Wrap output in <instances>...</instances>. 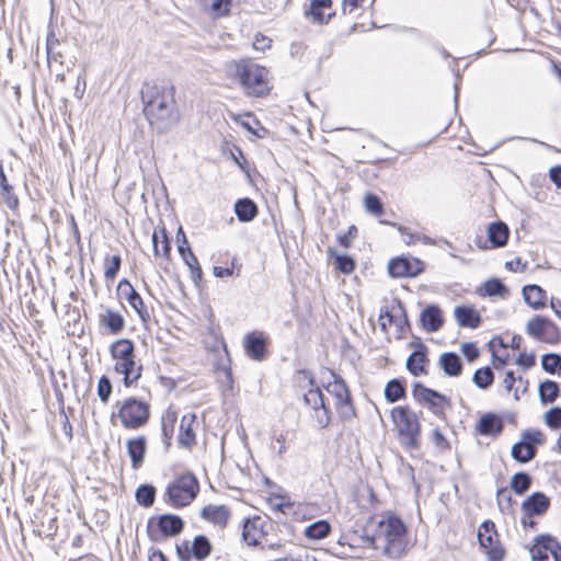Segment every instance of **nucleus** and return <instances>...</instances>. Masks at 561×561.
Masks as SVG:
<instances>
[{
  "label": "nucleus",
  "instance_id": "nucleus-1",
  "mask_svg": "<svg viewBox=\"0 0 561 561\" xmlns=\"http://www.w3.org/2000/svg\"><path fill=\"white\" fill-rule=\"evenodd\" d=\"M144 115L158 133L165 134L180 121L175 87L165 81H146L140 91Z\"/></svg>",
  "mask_w": 561,
  "mask_h": 561
},
{
  "label": "nucleus",
  "instance_id": "nucleus-2",
  "mask_svg": "<svg viewBox=\"0 0 561 561\" xmlns=\"http://www.w3.org/2000/svg\"><path fill=\"white\" fill-rule=\"evenodd\" d=\"M407 527L401 518L390 515L378 520L375 535L367 536L366 540L375 549L382 548L383 554L398 559L405 553Z\"/></svg>",
  "mask_w": 561,
  "mask_h": 561
},
{
  "label": "nucleus",
  "instance_id": "nucleus-3",
  "mask_svg": "<svg viewBox=\"0 0 561 561\" xmlns=\"http://www.w3.org/2000/svg\"><path fill=\"white\" fill-rule=\"evenodd\" d=\"M227 69L229 76L239 82L248 96L263 98L270 93V71L264 66L252 59L242 58L230 61Z\"/></svg>",
  "mask_w": 561,
  "mask_h": 561
},
{
  "label": "nucleus",
  "instance_id": "nucleus-4",
  "mask_svg": "<svg viewBox=\"0 0 561 561\" xmlns=\"http://www.w3.org/2000/svg\"><path fill=\"white\" fill-rule=\"evenodd\" d=\"M331 378L333 380L325 386L327 394L318 387V399L325 414V420L318 416V424L321 426H327L330 423L331 405L337 410L343 419H350L355 414L346 385L335 374H331Z\"/></svg>",
  "mask_w": 561,
  "mask_h": 561
},
{
  "label": "nucleus",
  "instance_id": "nucleus-5",
  "mask_svg": "<svg viewBox=\"0 0 561 561\" xmlns=\"http://www.w3.org/2000/svg\"><path fill=\"white\" fill-rule=\"evenodd\" d=\"M136 347L129 339H119L110 346V354L115 360V373L123 375V383L130 387L141 378L142 365L136 366Z\"/></svg>",
  "mask_w": 561,
  "mask_h": 561
},
{
  "label": "nucleus",
  "instance_id": "nucleus-6",
  "mask_svg": "<svg viewBox=\"0 0 561 561\" xmlns=\"http://www.w3.org/2000/svg\"><path fill=\"white\" fill-rule=\"evenodd\" d=\"M391 420L398 432L400 445L407 450H416L421 446V423L419 414L410 407H396L391 410Z\"/></svg>",
  "mask_w": 561,
  "mask_h": 561
},
{
  "label": "nucleus",
  "instance_id": "nucleus-7",
  "mask_svg": "<svg viewBox=\"0 0 561 561\" xmlns=\"http://www.w3.org/2000/svg\"><path fill=\"white\" fill-rule=\"evenodd\" d=\"M199 488L195 473L186 471L167 485L163 501L175 508L188 506L197 497Z\"/></svg>",
  "mask_w": 561,
  "mask_h": 561
},
{
  "label": "nucleus",
  "instance_id": "nucleus-8",
  "mask_svg": "<svg viewBox=\"0 0 561 561\" xmlns=\"http://www.w3.org/2000/svg\"><path fill=\"white\" fill-rule=\"evenodd\" d=\"M185 527V520L178 514L164 513L151 516L147 522V535L151 541L179 536Z\"/></svg>",
  "mask_w": 561,
  "mask_h": 561
},
{
  "label": "nucleus",
  "instance_id": "nucleus-9",
  "mask_svg": "<svg viewBox=\"0 0 561 561\" xmlns=\"http://www.w3.org/2000/svg\"><path fill=\"white\" fill-rule=\"evenodd\" d=\"M118 417L125 428L137 430L150 417V405L135 397L127 398L118 410Z\"/></svg>",
  "mask_w": 561,
  "mask_h": 561
},
{
  "label": "nucleus",
  "instance_id": "nucleus-10",
  "mask_svg": "<svg viewBox=\"0 0 561 561\" xmlns=\"http://www.w3.org/2000/svg\"><path fill=\"white\" fill-rule=\"evenodd\" d=\"M214 551L210 539L203 534L196 535L192 540L184 539L175 545L179 561H205Z\"/></svg>",
  "mask_w": 561,
  "mask_h": 561
},
{
  "label": "nucleus",
  "instance_id": "nucleus-11",
  "mask_svg": "<svg viewBox=\"0 0 561 561\" xmlns=\"http://www.w3.org/2000/svg\"><path fill=\"white\" fill-rule=\"evenodd\" d=\"M546 442L543 433L539 430H526L522 433V439L512 447V457L520 462L531 461L537 455V446Z\"/></svg>",
  "mask_w": 561,
  "mask_h": 561
},
{
  "label": "nucleus",
  "instance_id": "nucleus-12",
  "mask_svg": "<svg viewBox=\"0 0 561 561\" xmlns=\"http://www.w3.org/2000/svg\"><path fill=\"white\" fill-rule=\"evenodd\" d=\"M478 540L489 561H503L505 551L499 541L495 524L492 520H485L480 525Z\"/></svg>",
  "mask_w": 561,
  "mask_h": 561
},
{
  "label": "nucleus",
  "instance_id": "nucleus-13",
  "mask_svg": "<svg viewBox=\"0 0 561 561\" xmlns=\"http://www.w3.org/2000/svg\"><path fill=\"white\" fill-rule=\"evenodd\" d=\"M412 396L417 402L426 403L435 415H443L446 408L450 407V400L440 392L425 387L421 382H414Z\"/></svg>",
  "mask_w": 561,
  "mask_h": 561
},
{
  "label": "nucleus",
  "instance_id": "nucleus-14",
  "mask_svg": "<svg viewBox=\"0 0 561 561\" xmlns=\"http://www.w3.org/2000/svg\"><path fill=\"white\" fill-rule=\"evenodd\" d=\"M116 294L119 299H124L129 304L142 322L150 320V314L140 294L134 288L127 278L119 280L116 287Z\"/></svg>",
  "mask_w": 561,
  "mask_h": 561
},
{
  "label": "nucleus",
  "instance_id": "nucleus-15",
  "mask_svg": "<svg viewBox=\"0 0 561 561\" xmlns=\"http://www.w3.org/2000/svg\"><path fill=\"white\" fill-rule=\"evenodd\" d=\"M268 337L262 331H251L243 336V348L248 357L255 362L266 359L268 355Z\"/></svg>",
  "mask_w": 561,
  "mask_h": 561
},
{
  "label": "nucleus",
  "instance_id": "nucleus-16",
  "mask_svg": "<svg viewBox=\"0 0 561 561\" xmlns=\"http://www.w3.org/2000/svg\"><path fill=\"white\" fill-rule=\"evenodd\" d=\"M424 271V263L419 259L396 257L388 263L391 277H414Z\"/></svg>",
  "mask_w": 561,
  "mask_h": 561
},
{
  "label": "nucleus",
  "instance_id": "nucleus-17",
  "mask_svg": "<svg viewBox=\"0 0 561 561\" xmlns=\"http://www.w3.org/2000/svg\"><path fill=\"white\" fill-rule=\"evenodd\" d=\"M410 345L414 351L407 358V369L414 377L427 374V370L425 369V364L428 363L427 346L421 341L411 342Z\"/></svg>",
  "mask_w": 561,
  "mask_h": 561
},
{
  "label": "nucleus",
  "instance_id": "nucleus-18",
  "mask_svg": "<svg viewBox=\"0 0 561 561\" xmlns=\"http://www.w3.org/2000/svg\"><path fill=\"white\" fill-rule=\"evenodd\" d=\"M550 507V499L542 492H534L522 503V510L526 517L542 516Z\"/></svg>",
  "mask_w": 561,
  "mask_h": 561
},
{
  "label": "nucleus",
  "instance_id": "nucleus-19",
  "mask_svg": "<svg viewBox=\"0 0 561 561\" xmlns=\"http://www.w3.org/2000/svg\"><path fill=\"white\" fill-rule=\"evenodd\" d=\"M196 421L197 416L194 412H188L181 417L178 436L181 447L191 449L196 444V434L193 427Z\"/></svg>",
  "mask_w": 561,
  "mask_h": 561
},
{
  "label": "nucleus",
  "instance_id": "nucleus-20",
  "mask_svg": "<svg viewBox=\"0 0 561 561\" xmlns=\"http://www.w3.org/2000/svg\"><path fill=\"white\" fill-rule=\"evenodd\" d=\"M231 516V512L226 505L208 504L201 511V517L219 528H226Z\"/></svg>",
  "mask_w": 561,
  "mask_h": 561
},
{
  "label": "nucleus",
  "instance_id": "nucleus-21",
  "mask_svg": "<svg viewBox=\"0 0 561 561\" xmlns=\"http://www.w3.org/2000/svg\"><path fill=\"white\" fill-rule=\"evenodd\" d=\"M127 453L130 457L131 468L134 470L139 469L145 460V455L147 450V440L145 436H138L135 438H130L126 443Z\"/></svg>",
  "mask_w": 561,
  "mask_h": 561
},
{
  "label": "nucleus",
  "instance_id": "nucleus-22",
  "mask_svg": "<svg viewBox=\"0 0 561 561\" xmlns=\"http://www.w3.org/2000/svg\"><path fill=\"white\" fill-rule=\"evenodd\" d=\"M454 316L461 328L477 329L482 322L480 313L470 306H457Z\"/></svg>",
  "mask_w": 561,
  "mask_h": 561
},
{
  "label": "nucleus",
  "instance_id": "nucleus-23",
  "mask_svg": "<svg viewBox=\"0 0 561 561\" xmlns=\"http://www.w3.org/2000/svg\"><path fill=\"white\" fill-rule=\"evenodd\" d=\"M178 422V412L172 408L165 410L161 417V436L164 445V450L169 451L171 447L172 437Z\"/></svg>",
  "mask_w": 561,
  "mask_h": 561
},
{
  "label": "nucleus",
  "instance_id": "nucleus-24",
  "mask_svg": "<svg viewBox=\"0 0 561 561\" xmlns=\"http://www.w3.org/2000/svg\"><path fill=\"white\" fill-rule=\"evenodd\" d=\"M504 424L500 416L494 413L482 415L477 424V431L484 436H497L502 433Z\"/></svg>",
  "mask_w": 561,
  "mask_h": 561
},
{
  "label": "nucleus",
  "instance_id": "nucleus-25",
  "mask_svg": "<svg viewBox=\"0 0 561 561\" xmlns=\"http://www.w3.org/2000/svg\"><path fill=\"white\" fill-rule=\"evenodd\" d=\"M233 208L238 220L244 224L253 221L259 214L256 203L250 197L237 199Z\"/></svg>",
  "mask_w": 561,
  "mask_h": 561
},
{
  "label": "nucleus",
  "instance_id": "nucleus-26",
  "mask_svg": "<svg viewBox=\"0 0 561 561\" xmlns=\"http://www.w3.org/2000/svg\"><path fill=\"white\" fill-rule=\"evenodd\" d=\"M294 386L300 389L301 391H305L307 388H309L308 392H302L301 397L304 402L307 405H310V398L309 394H312L316 392L313 389L314 386V376L311 370L308 369H298L293 377Z\"/></svg>",
  "mask_w": 561,
  "mask_h": 561
},
{
  "label": "nucleus",
  "instance_id": "nucleus-27",
  "mask_svg": "<svg viewBox=\"0 0 561 561\" xmlns=\"http://www.w3.org/2000/svg\"><path fill=\"white\" fill-rule=\"evenodd\" d=\"M420 320L427 332H436L443 325L442 310L435 306H427L422 310Z\"/></svg>",
  "mask_w": 561,
  "mask_h": 561
},
{
  "label": "nucleus",
  "instance_id": "nucleus-28",
  "mask_svg": "<svg viewBox=\"0 0 561 561\" xmlns=\"http://www.w3.org/2000/svg\"><path fill=\"white\" fill-rule=\"evenodd\" d=\"M99 322L113 335L119 334L125 328L124 317L118 311H114L110 308L105 309V312L100 314Z\"/></svg>",
  "mask_w": 561,
  "mask_h": 561
},
{
  "label": "nucleus",
  "instance_id": "nucleus-29",
  "mask_svg": "<svg viewBox=\"0 0 561 561\" xmlns=\"http://www.w3.org/2000/svg\"><path fill=\"white\" fill-rule=\"evenodd\" d=\"M402 317V323L408 324L409 319L407 314V310L403 304L400 300H396L391 310H381L379 319L380 325L383 331H386L387 325H391L392 323H397V318Z\"/></svg>",
  "mask_w": 561,
  "mask_h": 561
},
{
  "label": "nucleus",
  "instance_id": "nucleus-30",
  "mask_svg": "<svg viewBox=\"0 0 561 561\" xmlns=\"http://www.w3.org/2000/svg\"><path fill=\"white\" fill-rule=\"evenodd\" d=\"M439 366L448 377H458L462 373L461 359L454 352L443 353L439 357Z\"/></svg>",
  "mask_w": 561,
  "mask_h": 561
},
{
  "label": "nucleus",
  "instance_id": "nucleus-31",
  "mask_svg": "<svg viewBox=\"0 0 561 561\" xmlns=\"http://www.w3.org/2000/svg\"><path fill=\"white\" fill-rule=\"evenodd\" d=\"M523 296L525 302L535 310L546 306V291L538 285L524 286Z\"/></svg>",
  "mask_w": 561,
  "mask_h": 561
},
{
  "label": "nucleus",
  "instance_id": "nucleus-32",
  "mask_svg": "<svg viewBox=\"0 0 561 561\" xmlns=\"http://www.w3.org/2000/svg\"><path fill=\"white\" fill-rule=\"evenodd\" d=\"M510 230L503 221H496L489 225L488 238L493 248H502L507 243Z\"/></svg>",
  "mask_w": 561,
  "mask_h": 561
},
{
  "label": "nucleus",
  "instance_id": "nucleus-33",
  "mask_svg": "<svg viewBox=\"0 0 561 561\" xmlns=\"http://www.w3.org/2000/svg\"><path fill=\"white\" fill-rule=\"evenodd\" d=\"M262 534L261 517L245 518L242 526V539L248 546L255 547L259 543L256 534Z\"/></svg>",
  "mask_w": 561,
  "mask_h": 561
},
{
  "label": "nucleus",
  "instance_id": "nucleus-34",
  "mask_svg": "<svg viewBox=\"0 0 561 561\" xmlns=\"http://www.w3.org/2000/svg\"><path fill=\"white\" fill-rule=\"evenodd\" d=\"M329 261L336 271L342 274H351L356 266L355 260L346 254H340L336 250L329 248Z\"/></svg>",
  "mask_w": 561,
  "mask_h": 561
},
{
  "label": "nucleus",
  "instance_id": "nucleus-35",
  "mask_svg": "<svg viewBox=\"0 0 561 561\" xmlns=\"http://www.w3.org/2000/svg\"><path fill=\"white\" fill-rule=\"evenodd\" d=\"M157 489L151 483H142L135 491V500L141 507H151L156 502Z\"/></svg>",
  "mask_w": 561,
  "mask_h": 561
},
{
  "label": "nucleus",
  "instance_id": "nucleus-36",
  "mask_svg": "<svg viewBox=\"0 0 561 561\" xmlns=\"http://www.w3.org/2000/svg\"><path fill=\"white\" fill-rule=\"evenodd\" d=\"M385 398L389 403H394L407 397L404 381L393 378L389 380L385 387Z\"/></svg>",
  "mask_w": 561,
  "mask_h": 561
},
{
  "label": "nucleus",
  "instance_id": "nucleus-37",
  "mask_svg": "<svg viewBox=\"0 0 561 561\" xmlns=\"http://www.w3.org/2000/svg\"><path fill=\"white\" fill-rule=\"evenodd\" d=\"M538 392L540 402L542 404H550L557 400L560 388L556 381L547 379L539 385Z\"/></svg>",
  "mask_w": 561,
  "mask_h": 561
},
{
  "label": "nucleus",
  "instance_id": "nucleus-38",
  "mask_svg": "<svg viewBox=\"0 0 561 561\" xmlns=\"http://www.w3.org/2000/svg\"><path fill=\"white\" fill-rule=\"evenodd\" d=\"M535 542L545 550H549L554 561H561V543L550 535H538Z\"/></svg>",
  "mask_w": 561,
  "mask_h": 561
},
{
  "label": "nucleus",
  "instance_id": "nucleus-39",
  "mask_svg": "<svg viewBox=\"0 0 561 561\" xmlns=\"http://www.w3.org/2000/svg\"><path fill=\"white\" fill-rule=\"evenodd\" d=\"M547 322H548V318H545L541 316H535L527 323V327H526L527 334L536 340L541 341V339L545 334V331H546Z\"/></svg>",
  "mask_w": 561,
  "mask_h": 561
},
{
  "label": "nucleus",
  "instance_id": "nucleus-40",
  "mask_svg": "<svg viewBox=\"0 0 561 561\" xmlns=\"http://www.w3.org/2000/svg\"><path fill=\"white\" fill-rule=\"evenodd\" d=\"M186 266L191 272V278L196 287H199L203 280V270L197 260V256L194 253L182 257Z\"/></svg>",
  "mask_w": 561,
  "mask_h": 561
},
{
  "label": "nucleus",
  "instance_id": "nucleus-41",
  "mask_svg": "<svg viewBox=\"0 0 561 561\" xmlns=\"http://www.w3.org/2000/svg\"><path fill=\"white\" fill-rule=\"evenodd\" d=\"M531 486V477L527 472H517L511 479L512 490L522 495Z\"/></svg>",
  "mask_w": 561,
  "mask_h": 561
},
{
  "label": "nucleus",
  "instance_id": "nucleus-42",
  "mask_svg": "<svg viewBox=\"0 0 561 561\" xmlns=\"http://www.w3.org/2000/svg\"><path fill=\"white\" fill-rule=\"evenodd\" d=\"M494 380V374L490 367L479 368L474 371L472 381L480 389H488Z\"/></svg>",
  "mask_w": 561,
  "mask_h": 561
},
{
  "label": "nucleus",
  "instance_id": "nucleus-43",
  "mask_svg": "<svg viewBox=\"0 0 561 561\" xmlns=\"http://www.w3.org/2000/svg\"><path fill=\"white\" fill-rule=\"evenodd\" d=\"M541 367L549 374H561V355L557 353H547L541 357Z\"/></svg>",
  "mask_w": 561,
  "mask_h": 561
},
{
  "label": "nucleus",
  "instance_id": "nucleus-44",
  "mask_svg": "<svg viewBox=\"0 0 561 561\" xmlns=\"http://www.w3.org/2000/svg\"><path fill=\"white\" fill-rule=\"evenodd\" d=\"M484 296L496 297L508 293L505 284L499 278H491L483 284Z\"/></svg>",
  "mask_w": 561,
  "mask_h": 561
},
{
  "label": "nucleus",
  "instance_id": "nucleus-45",
  "mask_svg": "<svg viewBox=\"0 0 561 561\" xmlns=\"http://www.w3.org/2000/svg\"><path fill=\"white\" fill-rule=\"evenodd\" d=\"M122 266V257L119 254H114L110 259H105L104 263V277L107 282L114 280Z\"/></svg>",
  "mask_w": 561,
  "mask_h": 561
},
{
  "label": "nucleus",
  "instance_id": "nucleus-46",
  "mask_svg": "<svg viewBox=\"0 0 561 561\" xmlns=\"http://www.w3.org/2000/svg\"><path fill=\"white\" fill-rule=\"evenodd\" d=\"M113 392L111 379L106 375H102L96 385V393L102 403L106 404Z\"/></svg>",
  "mask_w": 561,
  "mask_h": 561
},
{
  "label": "nucleus",
  "instance_id": "nucleus-47",
  "mask_svg": "<svg viewBox=\"0 0 561 561\" xmlns=\"http://www.w3.org/2000/svg\"><path fill=\"white\" fill-rule=\"evenodd\" d=\"M365 209L367 213L380 217L383 213L381 199L375 194H367L364 198Z\"/></svg>",
  "mask_w": 561,
  "mask_h": 561
},
{
  "label": "nucleus",
  "instance_id": "nucleus-48",
  "mask_svg": "<svg viewBox=\"0 0 561 561\" xmlns=\"http://www.w3.org/2000/svg\"><path fill=\"white\" fill-rule=\"evenodd\" d=\"M496 502L502 513H510L513 506V499L506 488H501L496 492Z\"/></svg>",
  "mask_w": 561,
  "mask_h": 561
},
{
  "label": "nucleus",
  "instance_id": "nucleus-49",
  "mask_svg": "<svg viewBox=\"0 0 561 561\" xmlns=\"http://www.w3.org/2000/svg\"><path fill=\"white\" fill-rule=\"evenodd\" d=\"M546 331L541 339V341L549 343V344H557L561 340V333L559 328L554 322H552L550 319H548V322L546 324Z\"/></svg>",
  "mask_w": 561,
  "mask_h": 561
},
{
  "label": "nucleus",
  "instance_id": "nucleus-50",
  "mask_svg": "<svg viewBox=\"0 0 561 561\" xmlns=\"http://www.w3.org/2000/svg\"><path fill=\"white\" fill-rule=\"evenodd\" d=\"M175 237H176V242H178V252L181 257H184L186 255H190L191 253H194L191 249L187 237H186L182 226H180L178 228Z\"/></svg>",
  "mask_w": 561,
  "mask_h": 561
},
{
  "label": "nucleus",
  "instance_id": "nucleus-51",
  "mask_svg": "<svg viewBox=\"0 0 561 561\" xmlns=\"http://www.w3.org/2000/svg\"><path fill=\"white\" fill-rule=\"evenodd\" d=\"M545 423L551 430L561 428V408L554 407L548 410L545 414Z\"/></svg>",
  "mask_w": 561,
  "mask_h": 561
},
{
  "label": "nucleus",
  "instance_id": "nucleus-52",
  "mask_svg": "<svg viewBox=\"0 0 561 561\" xmlns=\"http://www.w3.org/2000/svg\"><path fill=\"white\" fill-rule=\"evenodd\" d=\"M236 122L239 123L250 134L254 131L256 126H260V121L252 113L240 115Z\"/></svg>",
  "mask_w": 561,
  "mask_h": 561
},
{
  "label": "nucleus",
  "instance_id": "nucleus-53",
  "mask_svg": "<svg viewBox=\"0 0 561 561\" xmlns=\"http://www.w3.org/2000/svg\"><path fill=\"white\" fill-rule=\"evenodd\" d=\"M431 442L439 449V450H448L450 449V445L444 434L439 428H434L431 435Z\"/></svg>",
  "mask_w": 561,
  "mask_h": 561
},
{
  "label": "nucleus",
  "instance_id": "nucleus-54",
  "mask_svg": "<svg viewBox=\"0 0 561 561\" xmlns=\"http://www.w3.org/2000/svg\"><path fill=\"white\" fill-rule=\"evenodd\" d=\"M231 2L229 0H213L211 11L215 16L220 18L229 13Z\"/></svg>",
  "mask_w": 561,
  "mask_h": 561
},
{
  "label": "nucleus",
  "instance_id": "nucleus-55",
  "mask_svg": "<svg viewBox=\"0 0 561 561\" xmlns=\"http://www.w3.org/2000/svg\"><path fill=\"white\" fill-rule=\"evenodd\" d=\"M0 195H1L2 201L5 203L8 208H10L11 210H14L19 207L20 201H19L18 195L14 193L13 186L11 188L2 192Z\"/></svg>",
  "mask_w": 561,
  "mask_h": 561
},
{
  "label": "nucleus",
  "instance_id": "nucleus-56",
  "mask_svg": "<svg viewBox=\"0 0 561 561\" xmlns=\"http://www.w3.org/2000/svg\"><path fill=\"white\" fill-rule=\"evenodd\" d=\"M271 507L275 513L284 515H296L295 505L290 502H271Z\"/></svg>",
  "mask_w": 561,
  "mask_h": 561
},
{
  "label": "nucleus",
  "instance_id": "nucleus-57",
  "mask_svg": "<svg viewBox=\"0 0 561 561\" xmlns=\"http://www.w3.org/2000/svg\"><path fill=\"white\" fill-rule=\"evenodd\" d=\"M461 351L469 362H474L479 357V348L474 343H463L461 346Z\"/></svg>",
  "mask_w": 561,
  "mask_h": 561
},
{
  "label": "nucleus",
  "instance_id": "nucleus-58",
  "mask_svg": "<svg viewBox=\"0 0 561 561\" xmlns=\"http://www.w3.org/2000/svg\"><path fill=\"white\" fill-rule=\"evenodd\" d=\"M231 158L242 171H245L248 169V161L240 147L234 146L233 151H231Z\"/></svg>",
  "mask_w": 561,
  "mask_h": 561
},
{
  "label": "nucleus",
  "instance_id": "nucleus-59",
  "mask_svg": "<svg viewBox=\"0 0 561 561\" xmlns=\"http://www.w3.org/2000/svg\"><path fill=\"white\" fill-rule=\"evenodd\" d=\"M331 0H318V23H327L334 13H329L327 16L322 12L323 9L330 8Z\"/></svg>",
  "mask_w": 561,
  "mask_h": 561
},
{
  "label": "nucleus",
  "instance_id": "nucleus-60",
  "mask_svg": "<svg viewBox=\"0 0 561 561\" xmlns=\"http://www.w3.org/2000/svg\"><path fill=\"white\" fill-rule=\"evenodd\" d=\"M398 230L407 244L415 243L421 239V234L412 233L407 227L398 226Z\"/></svg>",
  "mask_w": 561,
  "mask_h": 561
},
{
  "label": "nucleus",
  "instance_id": "nucleus-61",
  "mask_svg": "<svg viewBox=\"0 0 561 561\" xmlns=\"http://www.w3.org/2000/svg\"><path fill=\"white\" fill-rule=\"evenodd\" d=\"M161 234H162V255L164 257L169 259L171 255L172 245H171V240L168 236V231L164 227L161 228Z\"/></svg>",
  "mask_w": 561,
  "mask_h": 561
},
{
  "label": "nucleus",
  "instance_id": "nucleus-62",
  "mask_svg": "<svg viewBox=\"0 0 561 561\" xmlns=\"http://www.w3.org/2000/svg\"><path fill=\"white\" fill-rule=\"evenodd\" d=\"M548 550H545L541 546H538L537 543L535 547L530 550L533 561H547L548 560Z\"/></svg>",
  "mask_w": 561,
  "mask_h": 561
},
{
  "label": "nucleus",
  "instance_id": "nucleus-63",
  "mask_svg": "<svg viewBox=\"0 0 561 561\" xmlns=\"http://www.w3.org/2000/svg\"><path fill=\"white\" fill-rule=\"evenodd\" d=\"M516 364H518L519 366H523L525 368H529L535 365V356L533 354L522 353L517 357Z\"/></svg>",
  "mask_w": 561,
  "mask_h": 561
},
{
  "label": "nucleus",
  "instance_id": "nucleus-64",
  "mask_svg": "<svg viewBox=\"0 0 561 561\" xmlns=\"http://www.w3.org/2000/svg\"><path fill=\"white\" fill-rule=\"evenodd\" d=\"M549 176L550 180L557 185V187L561 188V167H552L549 171Z\"/></svg>",
  "mask_w": 561,
  "mask_h": 561
}]
</instances>
